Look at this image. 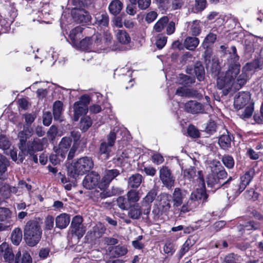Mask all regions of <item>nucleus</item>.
I'll return each mask as SVG.
<instances>
[{
  "label": "nucleus",
  "mask_w": 263,
  "mask_h": 263,
  "mask_svg": "<svg viewBox=\"0 0 263 263\" xmlns=\"http://www.w3.org/2000/svg\"><path fill=\"white\" fill-rule=\"evenodd\" d=\"M24 239L29 246L36 245L42 236V230L39 223L34 220L28 221L24 229Z\"/></svg>",
  "instance_id": "obj_1"
},
{
  "label": "nucleus",
  "mask_w": 263,
  "mask_h": 263,
  "mask_svg": "<svg viewBox=\"0 0 263 263\" xmlns=\"http://www.w3.org/2000/svg\"><path fill=\"white\" fill-rule=\"evenodd\" d=\"M238 74L233 75L228 74V70L224 73L220 74L217 79V86L218 88L222 89L224 95H227L230 90L233 88L234 90H239L240 88H236L235 84L237 83V78Z\"/></svg>",
  "instance_id": "obj_2"
},
{
  "label": "nucleus",
  "mask_w": 263,
  "mask_h": 263,
  "mask_svg": "<svg viewBox=\"0 0 263 263\" xmlns=\"http://www.w3.org/2000/svg\"><path fill=\"white\" fill-rule=\"evenodd\" d=\"M44 139H34L33 141H29L24 145L18 146L21 152L18 154V158L20 162H23L25 157L28 154H32V153L41 151L43 149V143Z\"/></svg>",
  "instance_id": "obj_3"
},
{
  "label": "nucleus",
  "mask_w": 263,
  "mask_h": 263,
  "mask_svg": "<svg viewBox=\"0 0 263 263\" xmlns=\"http://www.w3.org/2000/svg\"><path fill=\"white\" fill-rule=\"evenodd\" d=\"M93 165L91 158L86 156L80 158L73 163L72 170L71 171V173H73L72 177L76 178V175H83L92 169Z\"/></svg>",
  "instance_id": "obj_4"
},
{
  "label": "nucleus",
  "mask_w": 263,
  "mask_h": 263,
  "mask_svg": "<svg viewBox=\"0 0 263 263\" xmlns=\"http://www.w3.org/2000/svg\"><path fill=\"white\" fill-rule=\"evenodd\" d=\"M116 140V134L110 132L107 136L106 140L103 141L100 145L99 154L103 156L104 159H107L110 156L111 148L114 146Z\"/></svg>",
  "instance_id": "obj_5"
},
{
  "label": "nucleus",
  "mask_w": 263,
  "mask_h": 263,
  "mask_svg": "<svg viewBox=\"0 0 263 263\" xmlns=\"http://www.w3.org/2000/svg\"><path fill=\"white\" fill-rule=\"evenodd\" d=\"M259 65L257 61L248 63L242 67L241 73L238 74L237 78V83L235 84L236 88H240L247 82L248 79L249 73L258 68Z\"/></svg>",
  "instance_id": "obj_6"
},
{
  "label": "nucleus",
  "mask_w": 263,
  "mask_h": 263,
  "mask_svg": "<svg viewBox=\"0 0 263 263\" xmlns=\"http://www.w3.org/2000/svg\"><path fill=\"white\" fill-rule=\"evenodd\" d=\"M89 102V97L84 95L80 98L79 101L74 103L73 105L74 121H78L80 116L87 114L88 112L87 106Z\"/></svg>",
  "instance_id": "obj_7"
},
{
  "label": "nucleus",
  "mask_w": 263,
  "mask_h": 263,
  "mask_svg": "<svg viewBox=\"0 0 263 263\" xmlns=\"http://www.w3.org/2000/svg\"><path fill=\"white\" fill-rule=\"evenodd\" d=\"M231 52L228 59V74H232L234 76L240 73V65L239 63V57L237 54V50L235 46L231 47Z\"/></svg>",
  "instance_id": "obj_8"
},
{
  "label": "nucleus",
  "mask_w": 263,
  "mask_h": 263,
  "mask_svg": "<svg viewBox=\"0 0 263 263\" xmlns=\"http://www.w3.org/2000/svg\"><path fill=\"white\" fill-rule=\"evenodd\" d=\"M159 177L163 184L168 189H171L174 185L175 178L168 167L163 166L160 169Z\"/></svg>",
  "instance_id": "obj_9"
},
{
  "label": "nucleus",
  "mask_w": 263,
  "mask_h": 263,
  "mask_svg": "<svg viewBox=\"0 0 263 263\" xmlns=\"http://www.w3.org/2000/svg\"><path fill=\"white\" fill-rule=\"evenodd\" d=\"M120 175V171L117 169L105 170L103 173L102 178L100 181L99 188L101 190L107 187L110 183Z\"/></svg>",
  "instance_id": "obj_10"
},
{
  "label": "nucleus",
  "mask_w": 263,
  "mask_h": 263,
  "mask_svg": "<svg viewBox=\"0 0 263 263\" xmlns=\"http://www.w3.org/2000/svg\"><path fill=\"white\" fill-rule=\"evenodd\" d=\"M170 196L167 194H163L160 196V201L157 209H154L153 212L157 215H161L167 213L171 208Z\"/></svg>",
  "instance_id": "obj_11"
},
{
  "label": "nucleus",
  "mask_w": 263,
  "mask_h": 263,
  "mask_svg": "<svg viewBox=\"0 0 263 263\" xmlns=\"http://www.w3.org/2000/svg\"><path fill=\"white\" fill-rule=\"evenodd\" d=\"M101 35L100 34L93 35L91 37H87L79 41V46L83 50H87L91 48L98 47L101 42Z\"/></svg>",
  "instance_id": "obj_12"
},
{
  "label": "nucleus",
  "mask_w": 263,
  "mask_h": 263,
  "mask_svg": "<svg viewBox=\"0 0 263 263\" xmlns=\"http://www.w3.org/2000/svg\"><path fill=\"white\" fill-rule=\"evenodd\" d=\"M196 171L195 167L193 166L184 169L182 173L184 179L190 181H193L196 179L199 184L203 185L204 179L202 171H198L197 175H196Z\"/></svg>",
  "instance_id": "obj_13"
},
{
  "label": "nucleus",
  "mask_w": 263,
  "mask_h": 263,
  "mask_svg": "<svg viewBox=\"0 0 263 263\" xmlns=\"http://www.w3.org/2000/svg\"><path fill=\"white\" fill-rule=\"evenodd\" d=\"M83 219L80 216L73 218L71 223V231L78 238L82 237L85 232V229L82 224Z\"/></svg>",
  "instance_id": "obj_14"
},
{
  "label": "nucleus",
  "mask_w": 263,
  "mask_h": 263,
  "mask_svg": "<svg viewBox=\"0 0 263 263\" xmlns=\"http://www.w3.org/2000/svg\"><path fill=\"white\" fill-rule=\"evenodd\" d=\"M100 175L95 172L87 174L83 181V185L86 189L91 190L100 183Z\"/></svg>",
  "instance_id": "obj_15"
},
{
  "label": "nucleus",
  "mask_w": 263,
  "mask_h": 263,
  "mask_svg": "<svg viewBox=\"0 0 263 263\" xmlns=\"http://www.w3.org/2000/svg\"><path fill=\"white\" fill-rule=\"evenodd\" d=\"M250 100L251 95L249 92H240L235 97L234 105L235 108L239 110L249 103H252Z\"/></svg>",
  "instance_id": "obj_16"
},
{
  "label": "nucleus",
  "mask_w": 263,
  "mask_h": 263,
  "mask_svg": "<svg viewBox=\"0 0 263 263\" xmlns=\"http://www.w3.org/2000/svg\"><path fill=\"white\" fill-rule=\"evenodd\" d=\"M106 231V228L101 223L96 224L88 231L86 237L91 241H95L102 236Z\"/></svg>",
  "instance_id": "obj_17"
},
{
  "label": "nucleus",
  "mask_w": 263,
  "mask_h": 263,
  "mask_svg": "<svg viewBox=\"0 0 263 263\" xmlns=\"http://www.w3.org/2000/svg\"><path fill=\"white\" fill-rule=\"evenodd\" d=\"M71 14L74 21L78 23H87L91 18L89 13L84 9H73Z\"/></svg>",
  "instance_id": "obj_18"
},
{
  "label": "nucleus",
  "mask_w": 263,
  "mask_h": 263,
  "mask_svg": "<svg viewBox=\"0 0 263 263\" xmlns=\"http://www.w3.org/2000/svg\"><path fill=\"white\" fill-rule=\"evenodd\" d=\"M210 167L211 168V172L217 175L220 181L227 177V172L219 161L213 160L211 163Z\"/></svg>",
  "instance_id": "obj_19"
},
{
  "label": "nucleus",
  "mask_w": 263,
  "mask_h": 263,
  "mask_svg": "<svg viewBox=\"0 0 263 263\" xmlns=\"http://www.w3.org/2000/svg\"><path fill=\"white\" fill-rule=\"evenodd\" d=\"M71 141L69 137L63 138L59 145V148L55 149L54 153L58 154L60 153L61 158L64 159L71 145Z\"/></svg>",
  "instance_id": "obj_20"
},
{
  "label": "nucleus",
  "mask_w": 263,
  "mask_h": 263,
  "mask_svg": "<svg viewBox=\"0 0 263 263\" xmlns=\"http://www.w3.org/2000/svg\"><path fill=\"white\" fill-rule=\"evenodd\" d=\"M246 188L239 182L233 183L228 190L227 197L230 201H233Z\"/></svg>",
  "instance_id": "obj_21"
},
{
  "label": "nucleus",
  "mask_w": 263,
  "mask_h": 263,
  "mask_svg": "<svg viewBox=\"0 0 263 263\" xmlns=\"http://www.w3.org/2000/svg\"><path fill=\"white\" fill-rule=\"evenodd\" d=\"M156 196V193L155 191H151L143 199L141 204L142 207H144V209H143V214H149L151 211V203L154 201Z\"/></svg>",
  "instance_id": "obj_22"
},
{
  "label": "nucleus",
  "mask_w": 263,
  "mask_h": 263,
  "mask_svg": "<svg viewBox=\"0 0 263 263\" xmlns=\"http://www.w3.org/2000/svg\"><path fill=\"white\" fill-rule=\"evenodd\" d=\"M230 180H231V177H230L227 181L221 182L217 177V175L211 172V173L207 177L206 182L208 186L215 189H218L221 185L227 184Z\"/></svg>",
  "instance_id": "obj_23"
},
{
  "label": "nucleus",
  "mask_w": 263,
  "mask_h": 263,
  "mask_svg": "<svg viewBox=\"0 0 263 263\" xmlns=\"http://www.w3.org/2000/svg\"><path fill=\"white\" fill-rule=\"evenodd\" d=\"M223 130L219 138L218 143L221 148L226 150L231 147L232 136L227 129H224Z\"/></svg>",
  "instance_id": "obj_24"
},
{
  "label": "nucleus",
  "mask_w": 263,
  "mask_h": 263,
  "mask_svg": "<svg viewBox=\"0 0 263 263\" xmlns=\"http://www.w3.org/2000/svg\"><path fill=\"white\" fill-rule=\"evenodd\" d=\"M185 109L188 112L192 114H198L203 111L202 105L196 101H190L185 104Z\"/></svg>",
  "instance_id": "obj_25"
},
{
  "label": "nucleus",
  "mask_w": 263,
  "mask_h": 263,
  "mask_svg": "<svg viewBox=\"0 0 263 263\" xmlns=\"http://www.w3.org/2000/svg\"><path fill=\"white\" fill-rule=\"evenodd\" d=\"M201 185L200 189H197L196 190L193 192L191 196L190 199L194 202L197 200H202L203 202L205 201L208 198V195L205 192L204 189V184Z\"/></svg>",
  "instance_id": "obj_26"
},
{
  "label": "nucleus",
  "mask_w": 263,
  "mask_h": 263,
  "mask_svg": "<svg viewBox=\"0 0 263 263\" xmlns=\"http://www.w3.org/2000/svg\"><path fill=\"white\" fill-rule=\"evenodd\" d=\"M109 255L112 257H119L125 255L128 252L127 247L125 246L118 245L115 247H109L108 249Z\"/></svg>",
  "instance_id": "obj_27"
},
{
  "label": "nucleus",
  "mask_w": 263,
  "mask_h": 263,
  "mask_svg": "<svg viewBox=\"0 0 263 263\" xmlns=\"http://www.w3.org/2000/svg\"><path fill=\"white\" fill-rule=\"evenodd\" d=\"M130 209L128 212V216L133 219H138L143 214L144 207L140 206L139 203L134 204L133 206L130 205Z\"/></svg>",
  "instance_id": "obj_28"
},
{
  "label": "nucleus",
  "mask_w": 263,
  "mask_h": 263,
  "mask_svg": "<svg viewBox=\"0 0 263 263\" xmlns=\"http://www.w3.org/2000/svg\"><path fill=\"white\" fill-rule=\"evenodd\" d=\"M33 129L30 126L24 125L23 130L20 132L18 137L20 138L19 146L24 145L27 140L33 135Z\"/></svg>",
  "instance_id": "obj_29"
},
{
  "label": "nucleus",
  "mask_w": 263,
  "mask_h": 263,
  "mask_svg": "<svg viewBox=\"0 0 263 263\" xmlns=\"http://www.w3.org/2000/svg\"><path fill=\"white\" fill-rule=\"evenodd\" d=\"M70 220V217L68 214H61L55 218L56 227L60 229H64L69 224Z\"/></svg>",
  "instance_id": "obj_30"
},
{
  "label": "nucleus",
  "mask_w": 263,
  "mask_h": 263,
  "mask_svg": "<svg viewBox=\"0 0 263 263\" xmlns=\"http://www.w3.org/2000/svg\"><path fill=\"white\" fill-rule=\"evenodd\" d=\"M83 28L81 26L76 27L70 32L69 37L73 45H77L81 39Z\"/></svg>",
  "instance_id": "obj_31"
},
{
  "label": "nucleus",
  "mask_w": 263,
  "mask_h": 263,
  "mask_svg": "<svg viewBox=\"0 0 263 263\" xmlns=\"http://www.w3.org/2000/svg\"><path fill=\"white\" fill-rule=\"evenodd\" d=\"M142 176L139 174L132 175L128 179V186L131 188H137L141 184Z\"/></svg>",
  "instance_id": "obj_32"
},
{
  "label": "nucleus",
  "mask_w": 263,
  "mask_h": 263,
  "mask_svg": "<svg viewBox=\"0 0 263 263\" xmlns=\"http://www.w3.org/2000/svg\"><path fill=\"white\" fill-rule=\"evenodd\" d=\"M63 111V103L60 101H55L53 105V114L55 120L61 121Z\"/></svg>",
  "instance_id": "obj_33"
},
{
  "label": "nucleus",
  "mask_w": 263,
  "mask_h": 263,
  "mask_svg": "<svg viewBox=\"0 0 263 263\" xmlns=\"http://www.w3.org/2000/svg\"><path fill=\"white\" fill-rule=\"evenodd\" d=\"M184 195L179 188H176L173 194V201L174 206H179L183 202Z\"/></svg>",
  "instance_id": "obj_34"
},
{
  "label": "nucleus",
  "mask_w": 263,
  "mask_h": 263,
  "mask_svg": "<svg viewBox=\"0 0 263 263\" xmlns=\"http://www.w3.org/2000/svg\"><path fill=\"white\" fill-rule=\"evenodd\" d=\"M122 7L123 4L119 0H114L110 3L108 9L112 14L116 15L120 12Z\"/></svg>",
  "instance_id": "obj_35"
},
{
  "label": "nucleus",
  "mask_w": 263,
  "mask_h": 263,
  "mask_svg": "<svg viewBox=\"0 0 263 263\" xmlns=\"http://www.w3.org/2000/svg\"><path fill=\"white\" fill-rule=\"evenodd\" d=\"M109 23L108 15L106 13L97 14L96 16L95 24L101 27H107Z\"/></svg>",
  "instance_id": "obj_36"
},
{
  "label": "nucleus",
  "mask_w": 263,
  "mask_h": 263,
  "mask_svg": "<svg viewBox=\"0 0 263 263\" xmlns=\"http://www.w3.org/2000/svg\"><path fill=\"white\" fill-rule=\"evenodd\" d=\"M116 37L122 44H127L130 42V37L125 30H118L116 33Z\"/></svg>",
  "instance_id": "obj_37"
},
{
  "label": "nucleus",
  "mask_w": 263,
  "mask_h": 263,
  "mask_svg": "<svg viewBox=\"0 0 263 263\" xmlns=\"http://www.w3.org/2000/svg\"><path fill=\"white\" fill-rule=\"evenodd\" d=\"M199 40L196 37H187L184 42L185 48L190 50H194L198 45Z\"/></svg>",
  "instance_id": "obj_38"
},
{
  "label": "nucleus",
  "mask_w": 263,
  "mask_h": 263,
  "mask_svg": "<svg viewBox=\"0 0 263 263\" xmlns=\"http://www.w3.org/2000/svg\"><path fill=\"white\" fill-rule=\"evenodd\" d=\"M178 83L183 86H190L195 83V79L193 77L188 76L183 74H180L178 77Z\"/></svg>",
  "instance_id": "obj_39"
},
{
  "label": "nucleus",
  "mask_w": 263,
  "mask_h": 263,
  "mask_svg": "<svg viewBox=\"0 0 263 263\" xmlns=\"http://www.w3.org/2000/svg\"><path fill=\"white\" fill-rule=\"evenodd\" d=\"M92 121L91 118L89 116H85L81 119L79 123V128L82 131L85 132L89 129L92 125Z\"/></svg>",
  "instance_id": "obj_40"
},
{
  "label": "nucleus",
  "mask_w": 263,
  "mask_h": 263,
  "mask_svg": "<svg viewBox=\"0 0 263 263\" xmlns=\"http://www.w3.org/2000/svg\"><path fill=\"white\" fill-rule=\"evenodd\" d=\"M22 239V232L20 228H15L11 234L12 242L15 245H18Z\"/></svg>",
  "instance_id": "obj_41"
},
{
  "label": "nucleus",
  "mask_w": 263,
  "mask_h": 263,
  "mask_svg": "<svg viewBox=\"0 0 263 263\" xmlns=\"http://www.w3.org/2000/svg\"><path fill=\"white\" fill-rule=\"evenodd\" d=\"M168 22V17L167 16H163L156 22L154 26L153 29L156 32H160L163 30Z\"/></svg>",
  "instance_id": "obj_42"
},
{
  "label": "nucleus",
  "mask_w": 263,
  "mask_h": 263,
  "mask_svg": "<svg viewBox=\"0 0 263 263\" xmlns=\"http://www.w3.org/2000/svg\"><path fill=\"white\" fill-rule=\"evenodd\" d=\"M200 21L195 20L192 22L190 25V31L194 36L198 35L201 32V27Z\"/></svg>",
  "instance_id": "obj_43"
},
{
  "label": "nucleus",
  "mask_w": 263,
  "mask_h": 263,
  "mask_svg": "<svg viewBox=\"0 0 263 263\" xmlns=\"http://www.w3.org/2000/svg\"><path fill=\"white\" fill-rule=\"evenodd\" d=\"M117 205L122 210H127L130 207L127 198L124 196H119L116 200Z\"/></svg>",
  "instance_id": "obj_44"
},
{
  "label": "nucleus",
  "mask_w": 263,
  "mask_h": 263,
  "mask_svg": "<svg viewBox=\"0 0 263 263\" xmlns=\"http://www.w3.org/2000/svg\"><path fill=\"white\" fill-rule=\"evenodd\" d=\"M194 72L196 76L197 79L199 81L203 80L204 78V69L203 66L197 63L194 67Z\"/></svg>",
  "instance_id": "obj_45"
},
{
  "label": "nucleus",
  "mask_w": 263,
  "mask_h": 263,
  "mask_svg": "<svg viewBox=\"0 0 263 263\" xmlns=\"http://www.w3.org/2000/svg\"><path fill=\"white\" fill-rule=\"evenodd\" d=\"M246 106L245 109L241 111V112L239 113L240 117L242 119L249 118L251 117L254 111L253 103H249Z\"/></svg>",
  "instance_id": "obj_46"
},
{
  "label": "nucleus",
  "mask_w": 263,
  "mask_h": 263,
  "mask_svg": "<svg viewBox=\"0 0 263 263\" xmlns=\"http://www.w3.org/2000/svg\"><path fill=\"white\" fill-rule=\"evenodd\" d=\"M221 161L227 168L231 169L234 167L235 162L232 156L225 155L222 157Z\"/></svg>",
  "instance_id": "obj_47"
},
{
  "label": "nucleus",
  "mask_w": 263,
  "mask_h": 263,
  "mask_svg": "<svg viewBox=\"0 0 263 263\" xmlns=\"http://www.w3.org/2000/svg\"><path fill=\"white\" fill-rule=\"evenodd\" d=\"M252 178L253 173L250 171L247 172L243 175L240 177L239 183L246 188L249 184Z\"/></svg>",
  "instance_id": "obj_48"
},
{
  "label": "nucleus",
  "mask_w": 263,
  "mask_h": 263,
  "mask_svg": "<svg viewBox=\"0 0 263 263\" xmlns=\"http://www.w3.org/2000/svg\"><path fill=\"white\" fill-rule=\"evenodd\" d=\"M127 197L129 203H136L138 202L140 198L139 192L134 190H131L128 191L127 193Z\"/></svg>",
  "instance_id": "obj_49"
},
{
  "label": "nucleus",
  "mask_w": 263,
  "mask_h": 263,
  "mask_svg": "<svg viewBox=\"0 0 263 263\" xmlns=\"http://www.w3.org/2000/svg\"><path fill=\"white\" fill-rule=\"evenodd\" d=\"M12 216L11 211L6 208H0V221L8 220Z\"/></svg>",
  "instance_id": "obj_50"
},
{
  "label": "nucleus",
  "mask_w": 263,
  "mask_h": 263,
  "mask_svg": "<svg viewBox=\"0 0 263 263\" xmlns=\"http://www.w3.org/2000/svg\"><path fill=\"white\" fill-rule=\"evenodd\" d=\"M193 245V243L190 239H187L182 245L178 254L179 258H180L186 253Z\"/></svg>",
  "instance_id": "obj_51"
},
{
  "label": "nucleus",
  "mask_w": 263,
  "mask_h": 263,
  "mask_svg": "<svg viewBox=\"0 0 263 263\" xmlns=\"http://www.w3.org/2000/svg\"><path fill=\"white\" fill-rule=\"evenodd\" d=\"M197 205L196 202L193 201L190 198L186 204H183L180 210L181 213H185L195 208Z\"/></svg>",
  "instance_id": "obj_52"
},
{
  "label": "nucleus",
  "mask_w": 263,
  "mask_h": 263,
  "mask_svg": "<svg viewBox=\"0 0 263 263\" xmlns=\"http://www.w3.org/2000/svg\"><path fill=\"white\" fill-rule=\"evenodd\" d=\"M36 116L35 113H27L23 115V118L25 119V125L26 126H30L34 122Z\"/></svg>",
  "instance_id": "obj_53"
},
{
  "label": "nucleus",
  "mask_w": 263,
  "mask_h": 263,
  "mask_svg": "<svg viewBox=\"0 0 263 263\" xmlns=\"http://www.w3.org/2000/svg\"><path fill=\"white\" fill-rule=\"evenodd\" d=\"M167 37L162 34H159L157 37L156 45L159 49H162L165 45Z\"/></svg>",
  "instance_id": "obj_54"
},
{
  "label": "nucleus",
  "mask_w": 263,
  "mask_h": 263,
  "mask_svg": "<svg viewBox=\"0 0 263 263\" xmlns=\"http://www.w3.org/2000/svg\"><path fill=\"white\" fill-rule=\"evenodd\" d=\"M163 250L165 253L172 255L176 250L175 245L171 242H167L164 246Z\"/></svg>",
  "instance_id": "obj_55"
},
{
  "label": "nucleus",
  "mask_w": 263,
  "mask_h": 263,
  "mask_svg": "<svg viewBox=\"0 0 263 263\" xmlns=\"http://www.w3.org/2000/svg\"><path fill=\"white\" fill-rule=\"evenodd\" d=\"M10 146V142L7 137L4 136H0V148L3 150L9 149Z\"/></svg>",
  "instance_id": "obj_56"
},
{
  "label": "nucleus",
  "mask_w": 263,
  "mask_h": 263,
  "mask_svg": "<svg viewBox=\"0 0 263 263\" xmlns=\"http://www.w3.org/2000/svg\"><path fill=\"white\" fill-rule=\"evenodd\" d=\"M52 114L49 111H46L44 112L43 115V123L45 126H49L52 121Z\"/></svg>",
  "instance_id": "obj_57"
},
{
  "label": "nucleus",
  "mask_w": 263,
  "mask_h": 263,
  "mask_svg": "<svg viewBox=\"0 0 263 263\" xmlns=\"http://www.w3.org/2000/svg\"><path fill=\"white\" fill-rule=\"evenodd\" d=\"M57 133V127L55 126L52 125L50 127L49 130L47 132V136L50 140L53 141L55 138Z\"/></svg>",
  "instance_id": "obj_58"
},
{
  "label": "nucleus",
  "mask_w": 263,
  "mask_h": 263,
  "mask_svg": "<svg viewBox=\"0 0 263 263\" xmlns=\"http://www.w3.org/2000/svg\"><path fill=\"white\" fill-rule=\"evenodd\" d=\"M188 135L193 138H198L199 137V131L193 125H190L187 128Z\"/></svg>",
  "instance_id": "obj_59"
},
{
  "label": "nucleus",
  "mask_w": 263,
  "mask_h": 263,
  "mask_svg": "<svg viewBox=\"0 0 263 263\" xmlns=\"http://www.w3.org/2000/svg\"><path fill=\"white\" fill-rule=\"evenodd\" d=\"M137 3L140 9L145 10L150 6L151 0H137Z\"/></svg>",
  "instance_id": "obj_60"
},
{
  "label": "nucleus",
  "mask_w": 263,
  "mask_h": 263,
  "mask_svg": "<svg viewBox=\"0 0 263 263\" xmlns=\"http://www.w3.org/2000/svg\"><path fill=\"white\" fill-rule=\"evenodd\" d=\"M195 6L197 10L202 11L206 6V0H195Z\"/></svg>",
  "instance_id": "obj_61"
},
{
  "label": "nucleus",
  "mask_w": 263,
  "mask_h": 263,
  "mask_svg": "<svg viewBox=\"0 0 263 263\" xmlns=\"http://www.w3.org/2000/svg\"><path fill=\"white\" fill-rule=\"evenodd\" d=\"M63 159L61 157L60 153L58 154L55 153L54 154H51L49 157L50 161L54 165L59 163Z\"/></svg>",
  "instance_id": "obj_62"
},
{
  "label": "nucleus",
  "mask_w": 263,
  "mask_h": 263,
  "mask_svg": "<svg viewBox=\"0 0 263 263\" xmlns=\"http://www.w3.org/2000/svg\"><path fill=\"white\" fill-rule=\"evenodd\" d=\"M158 16V14L156 11H152L148 12L145 17V21L148 23H151L156 20Z\"/></svg>",
  "instance_id": "obj_63"
},
{
  "label": "nucleus",
  "mask_w": 263,
  "mask_h": 263,
  "mask_svg": "<svg viewBox=\"0 0 263 263\" xmlns=\"http://www.w3.org/2000/svg\"><path fill=\"white\" fill-rule=\"evenodd\" d=\"M235 255L234 253H230L226 255L222 263H236Z\"/></svg>",
  "instance_id": "obj_64"
}]
</instances>
